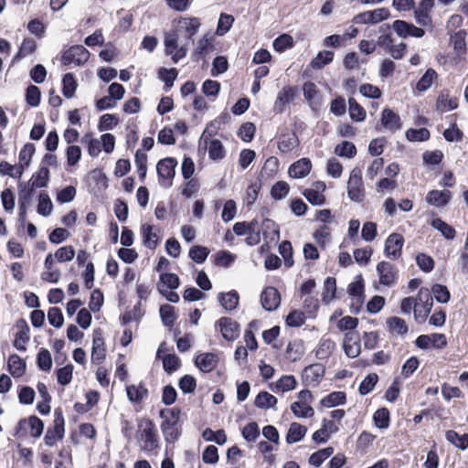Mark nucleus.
<instances>
[{
    "label": "nucleus",
    "mask_w": 468,
    "mask_h": 468,
    "mask_svg": "<svg viewBox=\"0 0 468 468\" xmlns=\"http://www.w3.org/2000/svg\"><path fill=\"white\" fill-rule=\"evenodd\" d=\"M179 27L186 32V35L189 37V40H192V37L197 33L201 23L197 17H187L181 18L179 21Z\"/></svg>",
    "instance_id": "25"
},
{
    "label": "nucleus",
    "mask_w": 468,
    "mask_h": 468,
    "mask_svg": "<svg viewBox=\"0 0 468 468\" xmlns=\"http://www.w3.org/2000/svg\"><path fill=\"white\" fill-rule=\"evenodd\" d=\"M141 234L143 237V243L148 249L154 250L159 243V237L154 231V226L143 224L141 227Z\"/></svg>",
    "instance_id": "19"
},
{
    "label": "nucleus",
    "mask_w": 468,
    "mask_h": 468,
    "mask_svg": "<svg viewBox=\"0 0 468 468\" xmlns=\"http://www.w3.org/2000/svg\"><path fill=\"white\" fill-rule=\"evenodd\" d=\"M8 370L14 378H19L26 371V363L19 356L13 354L8 358Z\"/></svg>",
    "instance_id": "27"
},
{
    "label": "nucleus",
    "mask_w": 468,
    "mask_h": 468,
    "mask_svg": "<svg viewBox=\"0 0 468 468\" xmlns=\"http://www.w3.org/2000/svg\"><path fill=\"white\" fill-rule=\"evenodd\" d=\"M335 347V342L331 339H323L316 350V356L319 359H326Z\"/></svg>",
    "instance_id": "55"
},
{
    "label": "nucleus",
    "mask_w": 468,
    "mask_h": 468,
    "mask_svg": "<svg viewBox=\"0 0 468 468\" xmlns=\"http://www.w3.org/2000/svg\"><path fill=\"white\" fill-rule=\"evenodd\" d=\"M433 306V296L429 289L420 288L418 293V303L415 310V319L418 323L424 322Z\"/></svg>",
    "instance_id": "4"
},
{
    "label": "nucleus",
    "mask_w": 468,
    "mask_h": 468,
    "mask_svg": "<svg viewBox=\"0 0 468 468\" xmlns=\"http://www.w3.org/2000/svg\"><path fill=\"white\" fill-rule=\"evenodd\" d=\"M404 238L401 234L392 233L385 241L384 253L386 257L397 260L401 256Z\"/></svg>",
    "instance_id": "11"
},
{
    "label": "nucleus",
    "mask_w": 468,
    "mask_h": 468,
    "mask_svg": "<svg viewBox=\"0 0 468 468\" xmlns=\"http://www.w3.org/2000/svg\"><path fill=\"white\" fill-rule=\"evenodd\" d=\"M458 107L457 99L450 97L449 90H443L440 92L436 101V110L440 112L452 111Z\"/></svg>",
    "instance_id": "17"
},
{
    "label": "nucleus",
    "mask_w": 468,
    "mask_h": 468,
    "mask_svg": "<svg viewBox=\"0 0 468 468\" xmlns=\"http://www.w3.org/2000/svg\"><path fill=\"white\" fill-rule=\"evenodd\" d=\"M375 425L379 429H387L389 425V411L386 408L378 409L373 416Z\"/></svg>",
    "instance_id": "59"
},
{
    "label": "nucleus",
    "mask_w": 468,
    "mask_h": 468,
    "mask_svg": "<svg viewBox=\"0 0 468 468\" xmlns=\"http://www.w3.org/2000/svg\"><path fill=\"white\" fill-rule=\"evenodd\" d=\"M343 347L348 357L355 358L360 352V338L356 332H347L344 337Z\"/></svg>",
    "instance_id": "14"
},
{
    "label": "nucleus",
    "mask_w": 468,
    "mask_h": 468,
    "mask_svg": "<svg viewBox=\"0 0 468 468\" xmlns=\"http://www.w3.org/2000/svg\"><path fill=\"white\" fill-rule=\"evenodd\" d=\"M25 101L30 107L38 106L41 101L40 89L33 84L28 85L25 92Z\"/></svg>",
    "instance_id": "39"
},
{
    "label": "nucleus",
    "mask_w": 468,
    "mask_h": 468,
    "mask_svg": "<svg viewBox=\"0 0 468 468\" xmlns=\"http://www.w3.org/2000/svg\"><path fill=\"white\" fill-rule=\"evenodd\" d=\"M292 413L298 418L312 417L314 413V409L307 403L295 401L291 405Z\"/></svg>",
    "instance_id": "45"
},
{
    "label": "nucleus",
    "mask_w": 468,
    "mask_h": 468,
    "mask_svg": "<svg viewBox=\"0 0 468 468\" xmlns=\"http://www.w3.org/2000/svg\"><path fill=\"white\" fill-rule=\"evenodd\" d=\"M410 27L411 22L400 19L395 20L391 25V28L398 35V37L401 38H407L410 37Z\"/></svg>",
    "instance_id": "52"
},
{
    "label": "nucleus",
    "mask_w": 468,
    "mask_h": 468,
    "mask_svg": "<svg viewBox=\"0 0 468 468\" xmlns=\"http://www.w3.org/2000/svg\"><path fill=\"white\" fill-rule=\"evenodd\" d=\"M62 94L67 99H71L76 92L78 82L72 72L65 73L61 80Z\"/></svg>",
    "instance_id": "20"
},
{
    "label": "nucleus",
    "mask_w": 468,
    "mask_h": 468,
    "mask_svg": "<svg viewBox=\"0 0 468 468\" xmlns=\"http://www.w3.org/2000/svg\"><path fill=\"white\" fill-rule=\"evenodd\" d=\"M158 79L165 83V90L168 91L174 85L178 76V70L176 68L166 69L159 68L157 70Z\"/></svg>",
    "instance_id": "21"
},
{
    "label": "nucleus",
    "mask_w": 468,
    "mask_h": 468,
    "mask_svg": "<svg viewBox=\"0 0 468 468\" xmlns=\"http://www.w3.org/2000/svg\"><path fill=\"white\" fill-rule=\"evenodd\" d=\"M225 154H226L225 148L219 140L214 139L209 142L208 155H209L210 159L220 160L225 157Z\"/></svg>",
    "instance_id": "43"
},
{
    "label": "nucleus",
    "mask_w": 468,
    "mask_h": 468,
    "mask_svg": "<svg viewBox=\"0 0 468 468\" xmlns=\"http://www.w3.org/2000/svg\"><path fill=\"white\" fill-rule=\"evenodd\" d=\"M209 254V250L203 246L194 245L189 250V257L196 263H203Z\"/></svg>",
    "instance_id": "54"
},
{
    "label": "nucleus",
    "mask_w": 468,
    "mask_h": 468,
    "mask_svg": "<svg viewBox=\"0 0 468 468\" xmlns=\"http://www.w3.org/2000/svg\"><path fill=\"white\" fill-rule=\"evenodd\" d=\"M235 18L232 15L221 13L218 20L216 34L218 36H224L227 34L232 27Z\"/></svg>",
    "instance_id": "38"
},
{
    "label": "nucleus",
    "mask_w": 468,
    "mask_h": 468,
    "mask_svg": "<svg viewBox=\"0 0 468 468\" xmlns=\"http://www.w3.org/2000/svg\"><path fill=\"white\" fill-rule=\"evenodd\" d=\"M312 163L308 158H302L290 165L288 173L292 178H303L311 171Z\"/></svg>",
    "instance_id": "16"
},
{
    "label": "nucleus",
    "mask_w": 468,
    "mask_h": 468,
    "mask_svg": "<svg viewBox=\"0 0 468 468\" xmlns=\"http://www.w3.org/2000/svg\"><path fill=\"white\" fill-rule=\"evenodd\" d=\"M437 77L438 74L433 69H427L424 74L418 80L416 84V90L419 91H426L431 88V84L437 79Z\"/></svg>",
    "instance_id": "33"
},
{
    "label": "nucleus",
    "mask_w": 468,
    "mask_h": 468,
    "mask_svg": "<svg viewBox=\"0 0 468 468\" xmlns=\"http://www.w3.org/2000/svg\"><path fill=\"white\" fill-rule=\"evenodd\" d=\"M363 289H364V285H363L362 280L356 281V282L350 283L348 286L347 292H348L349 295L353 298V301L356 302V304H361L363 303V300H364Z\"/></svg>",
    "instance_id": "50"
},
{
    "label": "nucleus",
    "mask_w": 468,
    "mask_h": 468,
    "mask_svg": "<svg viewBox=\"0 0 468 468\" xmlns=\"http://www.w3.org/2000/svg\"><path fill=\"white\" fill-rule=\"evenodd\" d=\"M467 32L465 29H460L455 32L453 35H451V41L452 43V48L456 52L457 56L461 57L466 53V37Z\"/></svg>",
    "instance_id": "23"
},
{
    "label": "nucleus",
    "mask_w": 468,
    "mask_h": 468,
    "mask_svg": "<svg viewBox=\"0 0 468 468\" xmlns=\"http://www.w3.org/2000/svg\"><path fill=\"white\" fill-rule=\"evenodd\" d=\"M325 189L326 186L324 182L316 181L312 184L310 188H306L303 191V196L313 206H323L326 200L324 195Z\"/></svg>",
    "instance_id": "10"
},
{
    "label": "nucleus",
    "mask_w": 468,
    "mask_h": 468,
    "mask_svg": "<svg viewBox=\"0 0 468 468\" xmlns=\"http://www.w3.org/2000/svg\"><path fill=\"white\" fill-rule=\"evenodd\" d=\"M277 404V399L267 391H261L255 398L254 405L261 410L273 409Z\"/></svg>",
    "instance_id": "28"
},
{
    "label": "nucleus",
    "mask_w": 468,
    "mask_h": 468,
    "mask_svg": "<svg viewBox=\"0 0 468 468\" xmlns=\"http://www.w3.org/2000/svg\"><path fill=\"white\" fill-rule=\"evenodd\" d=\"M229 61L225 56H216L212 61L211 75L218 77L229 69Z\"/></svg>",
    "instance_id": "46"
},
{
    "label": "nucleus",
    "mask_w": 468,
    "mask_h": 468,
    "mask_svg": "<svg viewBox=\"0 0 468 468\" xmlns=\"http://www.w3.org/2000/svg\"><path fill=\"white\" fill-rule=\"evenodd\" d=\"M218 363V357L213 353H203L195 359L196 366L203 372H211Z\"/></svg>",
    "instance_id": "15"
},
{
    "label": "nucleus",
    "mask_w": 468,
    "mask_h": 468,
    "mask_svg": "<svg viewBox=\"0 0 468 468\" xmlns=\"http://www.w3.org/2000/svg\"><path fill=\"white\" fill-rule=\"evenodd\" d=\"M140 439L144 441L143 449L152 452L158 447V435L154 423L150 420L140 422Z\"/></svg>",
    "instance_id": "5"
},
{
    "label": "nucleus",
    "mask_w": 468,
    "mask_h": 468,
    "mask_svg": "<svg viewBox=\"0 0 468 468\" xmlns=\"http://www.w3.org/2000/svg\"><path fill=\"white\" fill-rule=\"evenodd\" d=\"M296 387V379L292 375H285L279 378L275 383V390L286 392L294 389Z\"/></svg>",
    "instance_id": "47"
},
{
    "label": "nucleus",
    "mask_w": 468,
    "mask_h": 468,
    "mask_svg": "<svg viewBox=\"0 0 468 468\" xmlns=\"http://www.w3.org/2000/svg\"><path fill=\"white\" fill-rule=\"evenodd\" d=\"M292 46H293V39L288 34L280 35L273 40V43H272L273 49L279 53L284 52L288 48H292Z\"/></svg>",
    "instance_id": "42"
},
{
    "label": "nucleus",
    "mask_w": 468,
    "mask_h": 468,
    "mask_svg": "<svg viewBox=\"0 0 468 468\" xmlns=\"http://www.w3.org/2000/svg\"><path fill=\"white\" fill-rule=\"evenodd\" d=\"M336 280L333 277H327L324 282L323 301L329 303L335 296Z\"/></svg>",
    "instance_id": "56"
},
{
    "label": "nucleus",
    "mask_w": 468,
    "mask_h": 468,
    "mask_svg": "<svg viewBox=\"0 0 468 468\" xmlns=\"http://www.w3.org/2000/svg\"><path fill=\"white\" fill-rule=\"evenodd\" d=\"M334 56L332 50L319 51L316 57L311 60L310 66L314 69H321L333 61Z\"/></svg>",
    "instance_id": "30"
},
{
    "label": "nucleus",
    "mask_w": 468,
    "mask_h": 468,
    "mask_svg": "<svg viewBox=\"0 0 468 468\" xmlns=\"http://www.w3.org/2000/svg\"><path fill=\"white\" fill-rule=\"evenodd\" d=\"M128 399L131 402H139L148 395L147 388L141 383L138 386L130 385L126 387Z\"/></svg>",
    "instance_id": "36"
},
{
    "label": "nucleus",
    "mask_w": 468,
    "mask_h": 468,
    "mask_svg": "<svg viewBox=\"0 0 468 468\" xmlns=\"http://www.w3.org/2000/svg\"><path fill=\"white\" fill-rule=\"evenodd\" d=\"M289 190L290 186L286 182L279 181L272 186L271 196L275 200H281L288 195Z\"/></svg>",
    "instance_id": "64"
},
{
    "label": "nucleus",
    "mask_w": 468,
    "mask_h": 468,
    "mask_svg": "<svg viewBox=\"0 0 468 468\" xmlns=\"http://www.w3.org/2000/svg\"><path fill=\"white\" fill-rule=\"evenodd\" d=\"M221 85L218 80H206L202 83V92L207 97H217L220 91Z\"/></svg>",
    "instance_id": "61"
},
{
    "label": "nucleus",
    "mask_w": 468,
    "mask_h": 468,
    "mask_svg": "<svg viewBox=\"0 0 468 468\" xmlns=\"http://www.w3.org/2000/svg\"><path fill=\"white\" fill-rule=\"evenodd\" d=\"M53 210V204L47 193H40L37 205V213L43 217H48Z\"/></svg>",
    "instance_id": "48"
},
{
    "label": "nucleus",
    "mask_w": 468,
    "mask_h": 468,
    "mask_svg": "<svg viewBox=\"0 0 468 468\" xmlns=\"http://www.w3.org/2000/svg\"><path fill=\"white\" fill-rule=\"evenodd\" d=\"M377 272L379 276V282L388 287L395 285L399 278L397 268L388 261H380L377 265Z\"/></svg>",
    "instance_id": "8"
},
{
    "label": "nucleus",
    "mask_w": 468,
    "mask_h": 468,
    "mask_svg": "<svg viewBox=\"0 0 468 468\" xmlns=\"http://www.w3.org/2000/svg\"><path fill=\"white\" fill-rule=\"evenodd\" d=\"M177 165L176 159L167 157L157 163L156 170L160 179L165 182L161 183L163 186L169 187L172 185V178L175 176V168Z\"/></svg>",
    "instance_id": "9"
},
{
    "label": "nucleus",
    "mask_w": 468,
    "mask_h": 468,
    "mask_svg": "<svg viewBox=\"0 0 468 468\" xmlns=\"http://www.w3.org/2000/svg\"><path fill=\"white\" fill-rule=\"evenodd\" d=\"M180 410L177 408L165 409L160 411V417L164 420L161 430L166 442H175L180 436L178 422Z\"/></svg>",
    "instance_id": "1"
},
{
    "label": "nucleus",
    "mask_w": 468,
    "mask_h": 468,
    "mask_svg": "<svg viewBox=\"0 0 468 468\" xmlns=\"http://www.w3.org/2000/svg\"><path fill=\"white\" fill-rule=\"evenodd\" d=\"M431 227L441 233V235L447 239H453L456 235L455 229L441 219L440 218H434L431 223Z\"/></svg>",
    "instance_id": "37"
},
{
    "label": "nucleus",
    "mask_w": 468,
    "mask_h": 468,
    "mask_svg": "<svg viewBox=\"0 0 468 468\" xmlns=\"http://www.w3.org/2000/svg\"><path fill=\"white\" fill-rule=\"evenodd\" d=\"M179 278L175 273L165 272L160 275V285L163 289L165 287L166 289L175 290L179 286Z\"/></svg>",
    "instance_id": "57"
},
{
    "label": "nucleus",
    "mask_w": 468,
    "mask_h": 468,
    "mask_svg": "<svg viewBox=\"0 0 468 468\" xmlns=\"http://www.w3.org/2000/svg\"><path fill=\"white\" fill-rule=\"evenodd\" d=\"M402 128L400 119H380V122L376 124V129L379 132L395 133Z\"/></svg>",
    "instance_id": "40"
},
{
    "label": "nucleus",
    "mask_w": 468,
    "mask_h": 468,
    "mask_svg": "<svg viewBox=\"0 0 468 468\" xmlns=\"http://www.w3.org/2000/svg\"><path fill=\"white\" fill-rule=\"evenodd\" d=\"M297 95V88L292 86H285L282 90L278 93L276 101H275V109L278 107H282L286 104H289L291 101L294 100Z\"/></svg>",
    "instance_id": "24"
},
{
    "label": "nucleus",
    "mask_w": 468,
    "mask_h": 468,
    "mask_svg": "<svg viewBox=\"0 0 468 468\" xmlns=\"http://www.w3.org/2000/svg\"><path fill=\"white\" fill-rule=\"evenodd\" d=\"M262 307L266 311L276 310L281 303V296L278 290L274 287H267L261 295Z\"/></svg>",
    "instance_id": "13"
},
{
    "label": "nucleus",
    "mask_w": 468,
    "mask_h": 468,
    "mask_svg": "<svg viewBox=\"0 0 468 468\" xmlns=\"http://www.w3.org/2000/svg\"><path fill=\"white\" fill-rule=\"evenodd\" d=\"M202 437L207 441H215L219 445H223L227 441V436L223 430L214 431L207 428L203 431Z\"/></svg>",
    "instance_id": "49"
},
{
    "label": "nucleus",
    "mask_w": 468,
    "mask_h": 468,
    "mask_svg": "<svg viewBox=\"0 0 468 468\" xmlns=\"http://www.w3.org/2000/svg\"><path fill=\"white\" fill-rule=\"evenodd\" d=\"M451 192L448 190H431L426 196V201L434 207H444L451 199Z\"/></svg>",
    "instance_id": "18"
},
{
    "label": "nucleus",
    "mask_w": 468,
    "mask_h": 468,
    "mask_svg": "<svg viewBox=\"0 0 468 468\" xmlns=\"http://www.w3.org/2000/svg\"><path fill=\"white\" fill-rule=\"evenodd\" d=\"M19 188H20L19 189V197H18L19 205L25 206V207H29L32 202V199H33L35 187H32V185H29V184H27V185L20 184Z\"/></svg>",
    "instance_id": "44"
},
{
    "label": "nucleus",
    "mask_w": 468,
    "mask_h": 468,
    "mask_svg": "<svg viewBox=\"0 0 468 468\" xmlns=\"http://www.w3.org/2000/svg\"><path fill=\"white\" fill-rule=\"evenodd\" d=\"M216 326L219 327L222 336L228 341H233L239 335V324L229 317H221Z\"/></svg>",
    "instance_id": "12"
},
{
    "label": "nucleus",
    "mask_w": 468,
    "mask_h": 468,
    "mask_svg": "<svg viewBox=\"0 0 468 468\" xmlns=\"http://www.w3.org/2000/svg\"><path fill=\"white\" fill-rule=\"evenodd\" d=\"M213 40V37L207 33L205 34L197 43L195 49L197 50V53L204 56V63H207V55L215 48Z\"/></svg>",
    "instance_id": "34"
},
{
    "label": "nucleus",
    "mask_w": 468,
    "mask_h": 468,
    "mask_svg": "<svg viewBox=\"0 0 468 468\" xmlns=\"http://www.w3.org/2000/svg\"><path fill=\"white\" fill-rule=\"evenodd\" d=\"M90 51L82 45H72L61 53L60 61L64 66L75 64L76 66H83L90 58Z\"/></svg>",
    "instance_id": "2"
},
{
    "label": "nucleus",
    "mask_w": 468,
    "mask_h": 468,
    "mask_svg": "<svg viewBox=\"0 0 468 468\" xmlns=\"http://www.w3.org/2000/svg\"><path fill=\"white\" fill-rule=\"evenodd\" d=\"M303 354V346L301 341L290 342L286 347V356L291 361L298 360Z\"/></svg>",
    "instance_id": "51"
},
{
    "label": "nucleus",
    "mask_w": 468,
    "mask_h": 468,
    "mask_svg": "<svg viewBox=\"0 0 468 468\" xmlns=\"http://www.w3.org/2000/svg\"><path fill=\"white\" fill-rule=\"evenodd\" d=\"M37 367L44 371H49L52 367L51 354L48 349L41 348L37 357Z\"/></svg>",
    "instance_id": "58"
},
{
    "label": "nucleus",
    "mask_w": 468,
    "mask_h": 468,
    "mask_svg": "<svg viewBox=\"0 0 468 468\" xmlns=\"http://www.w3.org/2000/svg\"><path fill=\"white\" fill-rule=\"evenodd\" d=\"M446 440L461 450H466L468 448V434L464 433L460 435L455 431L450 430L445 433Z\"/></svg>",
    "instance_id": "32"
},
{
    "label": "nucleus",
    "mask_w": 468,
    "mask_h": 468,
    "mask_svg": "<svg viewBox=\"0 0 468 468\" xmlns=\"http://www.w3.org/2000/svg\"><path fill=\"white\" fill-rule=\"evenodd\" d=\"M163 367L168 374L176 372L181 366L180 358L175 354H168L163 356Z\"/></svg>",
    "instance_id": "53"
},
{
    "label": "nucleus",
    "mask_w": 468,
    "mask_h": 468,
    "mask_svg": "<svg viewBox=\"0 0 468 468\" xmlns=\"http://www.w3.org/2000/svg\"><path fill=\"white\" fill-rule=\"evenodd\" d=\"M160 316L165 325L172 326L176 320L175 307L169 304H164L160 307Z\"/></svg>",
    "instance_id": "63"
},
{
    "label": "nucleus",
    "mask_w": 468,
    "mask_h": 468,
    "mask_svg": "<svg viewBox=\"0 0 468 468\" xmlns=\"http://www.w3.org/2000/svg\"><path fill=\"white\" fill-rule=\"evenodd\" d=\"M387 325L388 327V330L393 335H403L408 333V325L406 322L397 316L390 317L387 320Z\"/></svg>",
    "instance_id": "35"
},
{
    "label": "nucleus",
    "mask_w": 468,
    "mask_h": 468,
    "mask_svg": "<svg viewBox=\"0 0 468 468\" xmlns=\"http://www.w3.org/2000/svg\"><path fill=\"white\" fill-rule=\"evenodd\" d=\"M239 293L232 290L227 293L221 292L218 294V301L222 307L228 311L235 310L239 304Z\"/></svg>",
    "instance_id": "26"
},
{
    "label": "nucleus",
    "mask_w": 468,
    "mask_h": 468,
    "mask_svg": "<svg viewBox=\"0 0 468 468\" xmlns=\"http://www.w3.org/2000/svg\"><path fill=\"white\" fill-rule=\"evenodd\" d=\"M49 180V170L47 166H42L34 174L27 184L32 187L40 188L47 186Z\"/></svg>",
    "instance_id": "31"
},
{
    "label": "nucleus",
    "mask_w": 468,
    "mask_h": 468,
    "mask_svg": "<svg viewBox=\"0 0 468 468\" xmlns=\"http://www.w3.org/2000/svg\"><path fill=\"white\" fill-rule=\"evenodd\" d=\"M390 16V12L386 7H379L370 11H365L354 16L355 24H377L387 20Z\"/></svg>",
    "instance_id": "7"
},
{
    "label": "nucleus",
    "mask_w": 468,
    "mask_h": 468,
    "mask_svg": "<svg viewBox=\"0 0 468 468\" xmlns=\"http://www.w3.org/2000/svg\"><path fill=\"white\" fill-rule=\"evenodd\" d=\"M347 196L355 202H361L365 197V186L362 172L358 167L352 169L347 181Z\"/></svg>",
    "instance_id": "3"
},
{
    "label": "nucleus",
    "mask_w": 468,
    "mask_h": 468,
    "mask_svg": "<svg viewBox=\"0 0 468 468\" xmlns=\"http://www.w3.org/2000/svg\"><path fill=\"white\" fill-rule=\"evenodd\" d=\"M335 153L342 157L352 158L356 154V148L354 144L345 141L336 145Z\"/></svg>",
    "instance_id": "60"
},
{
    "label": "nucleus",
    "mask_w": 468,
    "mask_h": 468,
    "mask_svg": "<svg viewBox=\"0 0 468 468\" xmlns=\"http://www.w3.org/2000/svg\"><path fill=\"white\" fill-rule=\"evenodd\" d=\"M346 393L342 391H335L325 396L321 399V404L324 407L332 408L337 405H342L346 402Z\"/></svg>",
    "instance_id": "41"
},
{
    "label": "nucleus",
    "mask_w": 468,
    "mask_h": 468,
    "mask_svg": "<svg viewBox=\"0 0 468 468\" xmlns=\"http://www.w3.org/2000/svg\"><path fill=\"white\" fill-rule=\"evenodd\" d=\"M430 292L439 303H446L450 300V292L444 285L434 284Z\"/></svg>",
    "instance_id": "62"
},
{
    "label": "nucleus",
    "mask_w": 468,
    "mask_h": 468,
    "mask_svg": "<svg viewBox=\"0 0 468 468\" xmlns=\"http://www.w3.org/2000/svg\"><path fill=\"white\" fill-rule=\"evenodd\" d=\"M104 341L101 336L94 334L92 341L91 361L95 364H101L105 358Z\"/></svg>",
    "instance_id": "29"
},
{
    "label": "nucleus",
    "mask_w": 468,
    "mask_h": 468,
    "mask_svg": "<svg viewBox=\"0 0 468 468\" xmlns=\"http://www.w3.org/2000/svg\"><path fill=\"white\" fill-rule=\"evenodd\" d=\"M307 432V428L300 423L292 422L286 435V442L292 444L300 441Z\"/></svg>",
    "instance_id": "22"
},
{
    "label": "nucleus",
    "mask_w": 468,
    "mask_h": 468,
    "mask_svg": "<svg viewBox=\"0 0 468 468\" xmlns=\"http://www.w3.org/2000/svg\"><path fill=\"white\" fill-rule=\"evenodd\" d=\"M64 432V418L62 412L56 410L53 426L47 430L44 437L45 444L48 446H53L58 440L63 439Z\"/></svg>",
    "instance_id": "6"
}]
</instances>
